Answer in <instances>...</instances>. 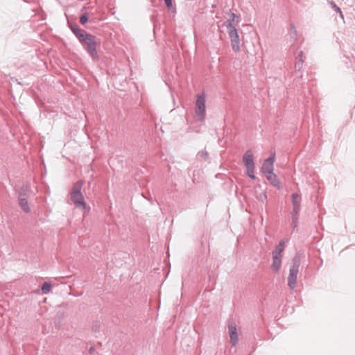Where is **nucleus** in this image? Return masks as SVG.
Returning a JSON list of instances; mask_svg holds the SVG:
<instances>
[{"label":"nucleus","mask_w":355,"mask_h":355,"mask_svg":"<svg viewBox=\"0 0 355 355\" xmlns=\"http://www.w3.org/2000/svg\"><path fill=\"white\" fill-rule=\"evenodd\" d=\"M72 33L76 35L78 40L83 37V35L87 32L83 29L79 28L76 24H71L69 25Z\"/></svg>","instance_id":"11"},{"label":"nucleus","mask_w":355,"mask_h":355,"mask_svg":"<svg viewBox=\"0 0 355 355\" xmlns=\"http://www.w3.org/2000/svg\"><path fill=\"white\" fill-rule=\"evenodd\" d=\"M266 177L272 185L277 187L278 189H281L280 182L277 175L274 173L267 174L266 175Z\"/></svg>","instance_id":"12"},{"label":"nucleus","mask_w":355,"mask_h":355,"mask_svg":"<svg viewBox=\"0 0 355 355\" xmlns=\"http://www.w3.org/2000/svg\"><path fill=\"white\" fill-rule=\"evenodd\" d=\"M201 157H204V158H207L208 157V153H207V151H201L200 153Z\"/></svg>","instance_id":"25"},{"label":"nucleus","mask_w":355,"mask_h":355,"mask_svg":"<svg viewBox=\"0 0 355 355\" xmlns=\"http://www.w3.org/2000/svg\"><path fill=\"white\" fill-rule=\"evenodd\" d=\"M88 18V15L87 13L81 15V17H80V23L82 25H84L87 21Z\"/></svg>","instance_id":"21"},{"label":"nucleus","mask_w":355,"mask_h":355,"mask_svg":"<svg viewBox=\"0 0 355 355\" xmlns=\"http://www.w3.org/2000/svg\"><path fill=\"white\" fill-rule=\"evenodd\" d=\"M78 40L80 43H85V49L94 60L98 59V55L96 50L97 41L96 37L94 35L86 33L83 35V37H81Z\"/></svg>","instance_id":"1"},{"label":"nucleus","mask_w":355,"mask_h":355,"mask_svg":"<svg viewBox=\"0 0 355 355\" xmlns=\"http://www.w3.org/2000/svg\"><path fill=\"white\" fill-rule=\"evenodd\" d=\"M83 185V181L79 180L76 182L70 193L71 200L73 202L75 206L78 208L85 209L87 207L86 202L85 201L83 195L81 192L82 187Z\"/></svg>","instance_id":"2"},{"label":"nucleus","mask_w":355,"mask_h":355,"mask_svg":"<svg viewBox=\"0 0 355 355\" xmlns=\"http://www.w3.org/2000/svg\"><path fill=\"white\" fill-rule=\"evenodd\" d=\"M18 201L19 207L22 209V210L24 212L29 213L31 211V209L28 202V199L20 198L18 200Z\"/></svg>","instance_id":"14"},{"label":"nucleus","mask_w":355,"mask_h":355,"mask_svg":"<svg viewBox=\"0 0 355 355\" xmlns=\"http://www.w3.org/2000/svg\"><path fill=\"white\" fill-rule=\"evenodd\" d=\"M51 289V284L49 282H44L42 286L41 290L43 294H48Z\"/></svg>","instance_id":"17"},{"label":"nucleus","mask_w":355,"mask_h":355,"mask_svg":"<svg viewBox=\"0 0 355 355\" xmlns=\"http://www.w3.org/2000/svg\"><path fill=\"white\" fill-rule=\"evenodd\" d=\"M28 196H29V187L28 186L21 187L19 192L18 200L20 198L28 199Z\"/></svg>","instance_id":"15"},{"label":"nucleus","mask_w":355,"mask_h":355,"mask_svg":"<svg viewBox=\"0 0 355 355\" xmlns=\"http://www.w3.org/2000/svg\"><path fill=\"white\" fill-rule=\"evenodd\" d=\"M206 95L202 93L198 96L197 100L195 103V114L197 119L202 122L205 119L206 110H205Z\"/></svg>","instance_id":"4"},{"label":"nucleus","mask_w":355,"mask_h":355,"mask_svg":"<svg viewBox=\"0 0 355 355\" xmlns=\"http://www.w3.org/2000/svg\"><path fill=\"white\" fill-rule=\"evenodd\" d=\"M286 242H288V239H286L280 241L279 244L277 245H276L275 250L272 253L277 254L278 255L282 254V252L284 251V250L285 248V244Z\"/></svg>","instance_id":"13"},{"label":"nucleus","mask_w":355,"mask_h":355,"mask_svg":"<svg viewBox=\"0 0 355 355\" xmlns=\"http://www.w3.org/2000/svg\"><path fill=\"white\" fill-rule=\"evenodd\" d=\"M300 266V259L299 256L296 255L292 259V265L288 277V286L291 289H294L296 286Z\"/></svg>","instance_id":"3"},{"label":"nucleus","mask_w":355,"mask_h":355,"mask_svg":"<svg viewBox=\"0 0 355 355\" xmlns=\"http://www.w3.org/2000/svg\"><path fill=\"white\" fill-rule=\"evenodd\" d=\"M299 196L297 193H293L291 195L293 211L292 214H299L300 211V202L298 200Z\"/></svg>","instance_id":"10"},{"label":"nucleus","mask_w":355,"mask_h":355,"mask_svg":"<svg viewBox=\"0 0 355 355\" xmlns=\"http://www.w3.org/2000/svg\"><path fill=\"white\" fill-rule=\"evenodd\" d=\"M228 330L230 337V343L232 344V346L234 347L236 345L239 341L236 325L234 322L229 321Z\"/></svg>","instance_id":"7"},{"label":"nucleus","mask_w":355,"mask_h":355,"mask_svg":"<svg viewBox=\"0 0 355 355\" xmlns=\"http://www.w3.org/2000/svg\"><path fill=\"white\" fill-rule=\"evenodd\" d=\"M272 263L271 264V269L275 272H279L282 267V254H277L272 253Z\"/></svg>","instance_id":"9"},{"label":"nucleus","mask_w":355,"mask_h":355,"mask_svg":"<svg viewBox=\"0 0 355 355\" xmlns=\"http://www.w3.org/2000/svg\"><path fill=\"white\" fill-rule=\"evenodd\" d=\"M236 19H239V16L233 12L231 13L230 19H227V22H226L227 23V24H226L227 29L228 28L229 24L236 26V24H234V20Z\"/></svg>","instance_id":"16"},{"label":"nucleus","mask_w":355,"mask_h":355,"mask_svg":"<svg viewBox=\"0 0 355 355\" xmlns=\"http://www.w3.org/2000/svg\"><path fill=\"white\" fill-rule=\"evenodd\" d=\"M167 8H171L173 6L172 0H164Z\"/></svg>","instance_id":"24"},{"label":"nucleus","mask_w":355,"mask_h":355,"mask_svg":"<svg viewBox=\"0 0 355 355\" xmlns=\"http://www.w3.org/2000/svg\"><path fill=\"white\" fill-rule=\"evenodd\" d=\"M275 162V155H271L270 157L266 159L263 166H261V171L265 175L273 173V164Z\"/></svg>","instance_id":"8"},{"label":"nucleus","mask_w":355,"mask_h":355,"mask_svg":"<svg viewBox=\"0 0 355 355\" xmlns=\"http://www.w3.org/2000/svg\"><path fill=\"white\" fill-rule=\"evenodd\" d=\"M243 162L246 167L248 175L254 180L256 178L254 175V162L253 160V153L251 150H248L243 156Z\"/></svg>","instance_id":"5"},{"label":"nucleus","mask_w":355,"mask_h":355,"mask_svg":"<svg viewBox=\"0 0 355 355\" xmlns=\"http://www.w3.org/2000/svg\"><path fill=\"white\" fill-rule=\"evenodd\" d=\"M298 218H299V214H292L291 225L293 227V229H296L297 227Z\"/></svg>","instance_id":"18"},{"label":"nucleus","mask_w":355,"mask_h":355,"mask_svg":"<svg viewBox=\"0 0 355 355\" xmlns=\"http://www.w3.org/2000/svg\"><path fill=\"white\" fill-rule=\"evenodd\" d=\"M304 60H298L296 61L295 64V70H300L303 66Z\"/></svg>","instance_id":"20"},{"label":"nucleus","mask_w":355,"mask_h":355,"mask_svg":"<svg viewBox=\"0 0 355 355\" xmlns=\"http://www.w3.org/2000/svg\"><path fill=\"white\" fill-rule=\"evenodd\" d=\"M333 8H334V10H335L337 12L340 13V17H341L342 18H343V13H342L341 9H340L338 6H337L336 4H334Z\"/></svg>","instance_id":"23"},{"label":"nucleus","mask_w":355,"mask_h":355,"mask_svg":"<svg viewBox=\"0 0 355 355\" xmlns=\"http://www.w3.org/2000/svg\"><path fill=\"white\" fill-rule=\"evenodd\" d=\"M89 351V353L92 354V352L94 351V348L91 347Z\"/></svg>","instance_id":"26"},{"label":"nucleus","mask_w":355,"mask_h":355,"mask_svg":"<svg viewBox=\"0 0 355 355\" xmlns=\"http://www.w3.org/2000/svg\"><path fill=\"white\" fill-rule=\"evenodd\" d=\"M289 34L291 37H293L295 39L296 35H297V31L293 24H291L290 26Z\"/></svg>","instance_id":"19"},{"label":"nucleus","mask_w":355,"mask_h":355,"mask_svg":"<svg viewBox=\"0 0 355 355\" xmlns=\"http://www.w3.org/2000/svg\"><path fill=\"white\" fill-rule=\"evenodd\" d=\"M227 33L231 40V46L234 51L238 52L241 48V40L238 33V31L235 26L229 24Z\"/></svg>","instance_id":"6"},{"label":"nucleus","mask_w":355,"mask_h":355,"mask_svg":"<svg viewBox=\"0 0 355 355\" xmlns=\"http://www.w3.org/2000/svg\"><path fill=\"white\" fill-rule=\"evenodd\" d=\"M296 60H305V57L302 51H299L296 52Z\"/></svg>","instance_id":"22"}]
</instances>
